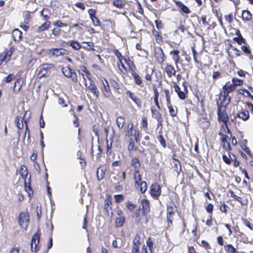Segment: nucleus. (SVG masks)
<instances>
[{"instance_id": "obj_8", "label": "nucleus", "mask_w": 253, "mask_h": 253, "mask_svg": "<svg viewBox=\"0 0 253 253\" xmlns=\"http://www.w3.org/2000/svg\"><path fill=\"white\" fill-rule=\"evenodd\" d=\"M154 55L157 61L159 63L161 64L164 61L165 55L161 47L155 48Z\"/></svg>"}, {"instance_id": "obj_60", "label": "nucleus", "mask_w": 253, "mask_h": 253, "mask_svg": "<svg viewBox=\"0 0 253 253\" xmlns=\"http://www.w3.org/2000/svg\"><path fill=\"white\" fill-rule=\"evenodd\" d=\"M54 67L53 64H44L42 66V68H43L45 70L48 71V69H51Z\"/></svg>"}, {"instance_id": "obj_6", "label": "nucleus", "mask_w": 253, "mask_h": 253, "mask_svg": "<svg viewBox=\"0 0 253 253\" xmlns=\"http://www.w3.org/2000/svg\"><path fill=\"white\" fill-rule=\"evenodd\" d=\"M66 50L63 48H52L47 50V53L54 56L58 57L66 54Z\"/></svg>"}, {"instance_id": "obj_58", "label": "nucleus", "mask_w": 253, "mask_h": 253, "mask_svg": "<svg viewBox=\"0 0 253 253\" xmlns=\"http://www.w3.org/2000/svg\"><path fill=\"white\" fill-rule=\"evenodd\" d=\"M115 199L117 203H119L124 200V196L122 195H116L115 196Z\"/></svg>"}, {"instance_id": "obj_52", "label": "nucleus", "mask_w": 253, "mask_h": 253, "mask_svg": "<svg viewBox=\"0 0 253 253\" xmlns=\"http://www.w3.org/2000/svg\"><path fill=\"white\" fill-rule=\"evenodd\" d=\"M94 43L92 42H86V45L84 46V48L87 50H94Z\"/></svg>"}, {"instance_id": "obj_38", "label": "nucleus", "mask_w": 253, "mask_h": 253, "mask_svg": "<svg viewBox=\"0 0 253 253\" xmlns=\"http://www.w3.org/2000/svg\"><path fill=\"white\" fill-rule=\"evenodd\" d=\"M140 191L141 193H144L147 189V184L145 181H142L140 184Z\"/></svg>"}, {"instance_id": "obj_3", "label": "nucleus", "mask_w": 253, "mask_h": 253, "mask_svg": "<svg viewBox=\"0 0 253 253\" xmlns=\"http://www.w3.org/2000/svg\"><path fill=\"white\" fill-rule=\"evenodd\" d=\"M29 222V216L27 212H21L18 217V222L20 226L26 229H27Z\"/></svg>"}, {"instance_id": "obj_57", "label": "nucleus", "mask_w": 253, "mask_h": 253, "mask_svg": "<svg viewBox=\"0 0 253 253\" xmlns=\"http://www.w3.org/2000/svg\"><path fill=\"white\" fill-rule=\"evenodd\" d=\"M225 20L229 23H231L233 19V15L232 13H230L227 15L225 16Z\"/></svg>"}, {"instance_id": "obj_5", "label": "nucleus", "mask_w": 253, "mask_h": 253, "mask_svg": "<svg viewBox=\"0 0 253 253\" xmlns=\"http://www.w3.org/2000/svg\"><path fill=\"white\" fill-rule=\"evenodd\" d=\"M40 242V235L38 232L35 233L32 238L31 248L32 252H37L38 251V245Z\"/></svg>"}, {"instance_id": "obj_63", "label": "nucleus", "mask_w": 253, "mask_h": 253, "mask_svg": "<svg viewBox=\"0 0 253 253\" xmlns=\"http://www.w3.org/2000/svg\"><path fill=\"white\" fill-rule=\"evenodd\" d=\"M227 206L224 204H222L219 207V209L221 212H226Z\"/></svg>"}, {"instance_id": "obj_34", "label": "nucleus", "mask_w": 253, "mask_h": 253, "mask_svg": "<svg viewBox=\"0 0 253 253\" xmlns=\"http://www.w3.org/2000/svg\"><path fill=\"white\" fill-rule=\"evenodd\" d=\"M225 249L227 253H237L236 249L231 244L225 246Z\"/></svg>"}, {"instance_id": "obj_42", "label": "nucleus", "mask_w": 253, "mask_h": 253, "mask_svg": "<svg viewBox=\"0 0 253 253\" xmlns=\"http://www.w3.org/2000/svg\"><path fill=\"white\" fill-rule=\"evenodd\" d=\"M140 239H141L139 235H136L135 236L134 239L133 240V246H134V247L138 246L139 247V245L141 244Z\"/></svg>"}, {"instance_id": "obj_4", "label": "nucleus", "mask_w": 253, "mask_h": 253, "mask_svg": "<svg viewBox=\"0 0 253 253\" xmlns=\"http://www.w3.org/2000/svg\"><path fill=\"white\" fill-rule=\"evenodd\" d=\"M100 80L103 85L101 89L104 95L107 98H110L112 96V93L108 81L104 78L101 79Z\"/></svg>"}, {"instance_id": "obj_62", "label": "nucleus", "mask_w": 253, "mask_h": 253, "mask_svg": "<svg viewBox=\"0 0 253 253\" xmlns=\"http://www.w3.org/2000/svg\"><path fill=\"white\" fill-rule=\"evenodd\" d=\"M244 40L243 38L241 36L240 37H235L234 41L236 42L238 44H241Z\"/></svg>"}, {"instance_id": "obj_55", "label": "nucleus", "mask_w": 253, "mask_h": 253, "mask_svg": "<svg viewBox=\"0 0 253 253\" xmlns=\"http://www.w3.org/2000/svg\"><path fill=\"white\" fill-rule=\"evenodd\" d=\"M20 27L24 30L27 31L29 28V23L27 21H24L21 24Z\"/></svg>"}, {"instance_id": "obj_51", "label": "nucleus", "mask_w": 253, "mask_h": 253, "mask_svg": "<svg viewBox=\"0 0 253 253\" xmlns=\"http://www.w3.org/2000/svg\"><path fill=\"white\" fill-rule=\"evenodd\" d=\"M113 4L114 5L119 8L122 7L124 5V4L122 2V1L121 0H115L113 1Z\"/></svg>"}, {"instance_id": "obj_11", "label": "nucleus", "mask_w": 253, "mask_h": 253, "mask_svg": "<svg viewBox=\"0 0 253 253\" xmlns=\"http://www.w3.org/2000/svg\"><path fill=\"white\" fill-rule=\"evenodd\" d=\"M127 95L131 98V99L137 105L138 107H140L141 106V100L138 98L133 93L130 91H127L126 92Z\"/></svg>"}, {"instance_id": "obj_10", "label": "nucleus", "mask_w": 253, "mask_h": 253, "mask_svg": "<svg viewBox=\"0 0 253 253\" xmlns=\"http://www.w3.org/2000/svg\"><path fill=\"white\" fill-rule=\"evenodd\" d=\"M12 53V48H11L9 51L7 50L4 51L0 55V60H1L2 62H8L10 58Z\"/></svg>"}, {"instance_id": "obj_33", "label": "nucleus", "mask_w": 253, "mask_h": 253, "mask_svg": "<svg viewBox=\"0 0 253 253\" xmlns=\"http://www.w3.org/2000/svg\"><path fill=\"white\" fill-rule=\"evenodd\" d=\"M62 71L65 76L70 77L73 71L69 67H64L63 68Z\"/></svg>"}, {"instance_id": "obj_61", "label": "nucleus", "mask_w": 253, "mask_h": 253, "mask_svg": "<svg viewBox=\"0 0 253 253\" xmlns=\"http://www.w3.org/2000/svg\"><path fill=\"white\" fill-rule=\"evenodd\" d=\"M134 146H135V144H134V142L132 140H129V145L128 146V149L129 151H133L134 148Z\"/></svg>"}, {"instance_id": "obj_37", "label": "nucleus", "mask_w": 253, "mask_h": 253, "mask_svg": "<svg viewBox=\"0 0 253 253\" xmlns=\"http://www.w3.org/2000/svg\"><path fill=\"white\" fill-rule=\"evenodd\" d=\"M113 52L119 59V63H121V61L123 59L124 60V59L126 58L122 55V54L117 49H114L113 50Z\"/></svg>"}, {"instance_id": "obj_21", "label": "nucleus", "mask_w": 253, "mask_h": 253, "mask_svg": "<svg viewBox=\"0 0 253 253\" xmlns=\"http://www.w3.org/2000/svg\"><path fill=\"white\" fill-rule=\"evenodd\" d=\"M236 88L235 85L234 84H229L228 85L227 84L224 85L223 87V93L228 94L229 93L235 90Z\"/></svg>"}, {"instance_id": "obj_44", "label": "nucleus", "mask_w": 253, "mask_h": 253, "mask_svg": "<svg viewBox=\"0 0 253 253\" xmlns=\"http://www.w3.org/2000/svg\"><path fill=\"white\" fill-rule=\"evenodd\" d=\"M147 246L149 248V251L151 253H152L153 249V242L151 240V238H149L146 242Z\"/></svg>"}, {"instance_id": "obj_35", "label": "nucleus", "mask_w": 253, "mask_h": 253, "mask_svg": "<svg viewBox=\"0 0 253 253\" xmlns=\"http://www.w3.org/2000/svg\"><path fill=\"white\" fill-rule=\"evenodd\" d=\"M183 86H184L183 90V91L180 90V92L177 93L178 97L181 99H184L185 98V97H186L185 94L187 92L186 86H185L184 83H183Z\"/></svg>"}, {"instance_id": "obj_23", "label": "nucleus", "mask_w": 253, "mask_h": 253, "mask_svg": "<svg viewBox=\"0 0 253 253\" xmlns=\"http://www.w3.org/2000/svg\"><path fill=\"white\" fill-rule=\"evenodd\" d=\"M50 25V21H45L43 24H42L41 26H39L37 29L36 31L38 32H41L44 31L48 29Z\"/></svg>"}, {"instance_id": "obj_18", "label": "nucleus", "mask_w": 253, "mask_h": 253, "mask_svg": "<svg viewBox=\"0 0 253 253\" xmlns=\"http://www.w3.org/2000/svg\"><path fill=\"white\" fill-rule=\"evenodd\" d=\"M179 51L178 50H174L173 51H171L170 52V54L172 55V58L174 60L175 62V65L177 66V64L179 61Z\"/></svg>"}, {"instance_id": "obj_9", "label": "nucleus", "mask_w": 253, "mask_h": 253, "mask_svg": "<svg viewBox=\"0 0 253 253\" xmlns=\"http://www.w3.org/2000/svg\"><path fill=\"white\" fill-rule=\"evenodd\" d=\"M175 207L174 206H168L167 208V221L169 223H172L173 219V216L175 213Z\"/></svg>"}, {"instance_id": "obj_45", "label": "nucleus", "mask_w": 253, "mask_h": 253, "mask_svg": "<svg viewBox=\"0 0 253 253\" xmlns=\"http://www.w3.org/2000/svg\"><path fill=\"white\" fill-rule=\"evenodd\" d=\"M229 192L230 194V196L231 197L233 198L234 199H235L236 200H237L240 203L243 204V203L242 202V198L240 197H239V196H237L236 195H235L234 194V193L233 192V191H232L231 190L229 191Z\"/></svg>"}, {"instance_id": "obj_26", "label": "nucleus", "mask_w": 253, "mask_h": 253, "mask_svg": "<svg viewBox=\"0 0 253 253\" xmlns=\"http://www.w3.org/2000/svg\"><path fill=\"white\" fill-rule=\"evenodd\" d=\"M126 122L125 118L123 116H120L117 118L116 123L118 127L119 128H122L124 126Z\"/></svg>"}, {"instance_id": "obj_22", "label": "nucleus", "mask_w": 253, "mask_h": 253, "mask_svg": "<svg viewBox=\"0 0 253 253\" xmlns=\"http://www.w3.org/2000/svg\"><path fill=\"white\" fill-rule=\"evenodd\" d=\"M133 179L135 181V186L138 187L139 186V183L141 182V174L139 171H134Z\"/></svg>"}, {"instance_id": "obj_48", "label": "nucleus", "mask_w": 253, "mask_h": 253, "mask_svg": "<svg viewBox=\"0 0 253 253\" xmlns=\"http://www.w3.org/2000/svg\"><path fill=\"white\" fill-rule=\"evenodd\" d=\"M110 83L112 87L117 89L118 90L120 89V85L119 84L114 80H110Z\"/></svg>"}, {"instance_id": "obj_7", "label": "nucleus", "mask_w": 253, "mask_h": 253, "mask_svg": "<svg viewBox=\"0 0 253 253\" xmlns=\"http://www.w3.org/2000/svg\"><path fill=\"white\" fill-rule=\"evenodd\" d=\"M161 193V189L160 185L155 183L151 185L150 189V194L153 198L158 197Z\"/></svg>"}, {"instance_id": "obj_12", "label": "nucleus", "mask_w": 253, "mask_h": 253, "mask_svg": "<svg viewBox=\"0 0 253 253\" xmlns=\"http://www.w3.org/2000/svg\"><path fill=\"white\" fill-rule=\"evenodd\" d=\"M141 205L142 207V212L144 214L148 213L150 210V203L148 200L143 199L141 201Z\"/></svg>"}, {"instance_id": "obj_16", "label": "nucleus", "mask_w": 253, "mask_h": 253, "mask_svg": "<svg viewBox=\"0 0 253 253\" xmlns=\"http://www.w3.org/2000/svg\"><path fill=\"white\" fill-rule=\"evenodd\" d=\"M87 88L92 92L97 98L98 97L99 94V91H98L97 87L92 81H90V84L87 86Z\"/></svg>"}, {"instance_id": "obj_30", "label": "nucleus", "mask_w": 253, "mask_h": 253, "mask_svg": "<svg viewBox=\"0 0 253 253\" xmlns=\"http://www.w3.org/2000/svg\"><path fill=\"white\" fill-rule=\"evenodd\" d=\"M15 123L18 129H21L23 127L22 120L20 116L16 117L15 119Z\"/></svg>"}, {"instance_id": "obj_31", "label": "nucleus", "mask_w": 253, "mask_h": 253, "mask_svg": "<svg viewBox=\"0 0 253 253\" xmlns=\"http://www.w3.org/2000/svg\"><path fill=\"white\" fill-rule=\"evenodd\" d=\"M112 131L110 134H109V131L110 129V127L108 126L105 128V133H106V136L107 138L108 137L110 140H113V138L115 136V131L113 129V128H111Z\"/></svg>"}, {"instance_id": "obj_15", "label": "nucleus", "mask_w": 253, "mask_h": 253, "mask_svg": "<svg viewBox=\"0 0 253 253\" xmlns=\"http://www.w3.org/2000/svg\"><path fill=\"white\" fill-rule=\"evenodd\" d=\"M106 169L102 167H99L96 171L97 179L99 181L103 179L105 174Z\"/></svg>"}, {"instance_id": "obj_41", "label": "nucleus", "mask_w": 253, "mask_h": 253, "mask_svg": "<svg viewBox=\"0 0 253 253\" xmlns=\"http://www.w3.org/2000/svg\"><path fill=\"white\" fill-rule=\"evenodd\" d=\"M232 83L236 87L237 85H241L243 84V81L236 78L232 79Z\"/></svg>"}, {"instance_id": "obj_29", "label": "nucleus", "mask_w": 253, "mask_h": 253, "mask_svg": "<svg viewBox=\"0 0 253 253\" xmlns=\"http://www.w3.org/2000/svg\"><path fill=\"white\" fill-rule=\"evenodd\" d=\"M238 117L244 121H246L249 118V113L246 110L243 111L238 114Z\"/></svg>"}, {"instance_id": "obj_20", "label": "nucleus", "mask_w": 253, "mask_h": 253, "mask_svg": "<svg viewBox=\"0 0 253 253\" xmlns=\"http://www.w3.org/2000/svg\"><path fill=\"white\" fill-rule=\"evenodd\" d=\"M13 38L15 41H19L21 39L22 32L18 29H15L12 33Z\"/></svg>"}, {"instance_id": "obj_19", "label": "nucleus", "mask_w": 253, "mask_h": 253, "mask_svg": "<svg viewBox=\"0 0 253 253\" xmlns=\"http://www.w3.org/2000/svg\"><path fill=\"white\" fill-rule=\"evenodd\" d=\"M151 112L153 117L157 119L158 123H161L162 121V118L159 111L157 109L151 108Z\"/></svg>"}, {"instance_id": "obj_25", "label": "nucleus", "mask_w": 253, "mask_h": 253, "mask_svg": "<svg viewBox=\"0 0 253 253\" xmlns=\"http://www.w3.org/2000/svg\"><path fill=\"white\" fill-rule=\"evenodd\" d=\"M37 71H38L37 76L40 78H42L43 77H45L46 75L49 74L48 71L45 70L42 67H39Z\"/></svg>"}, {"instance_id": "obj_2", "label": "nucleus", "mask_w": 253, "mask_h": 253, "mask_svg": "<svg viewBox=\"0 0 253 253\" xmlns=\"http://www.w3.org/2000/svg\"><path fill=\"white\" fill-rule=\"evenodd\" d=\"M230 102V97L229 94L221 92L219 96V100L217 101L218 108L221 107L226 108Z\"/></svg>"}, {"instance_id": "obj_53", "label": "nucleus", "mask_w": 253, "mask_h": 253, "mask_svg": "<svg viewBox=\"0 0 253 253\" xmlns=\"http://www.w3.org/2000/svg\"><path fill=\"white\" fill-rule=\"evenodd\" d=\"M168 107L170 115L173 117L175 116L177 114V111L175 110L171 105L169 106Z\"/></svg>"}, {"instance_id": "obj_1", "label": "nucleus", "mask_w": 253, "mask_h": 253, "mask_svg": "<svg viewBox=\"0 0 253 253\" xmlns=\"http://www.w3.org/2000/svg\"><path fill=\"white\" fill-rule=\"evenodd\" d=\"M217 115L218 120L219 121H221L223 123V125L221 126L222 128L224 129H226L227 132L228 133H230V130L228 128L227 124L228 121V117L226 112V108H224L222 107L218 108Z\"/></svg>"}, {"instance_id": "obj_49", "label": "nucleus", "mask_w": 253, "mask_h": 253, "mask_svg": "<svg viewBox=\"0 0 253 253\" xmlns=\"http://www.w3.org/2000/svg\"><path fill=\"white\" fill-rule=\"evenodd\" d=\"M53 25L58 27H66L67 25L66 24L61 22V21L58 20L53 23Z\"/></svg>"}, {"instance_id": "obj_32", "label": "nucleus", "mask_w": 253, "mask_h": 253, "mask_svg": "<svg viewBox=\"0 0 253 253\" xmlns=\"http://www.w3.org/2000/svg\"><path fill=\"white\" fill-rule=\"evenodd\" d=\"M125 217L124 216H120L116 219V225L117 227H121L124 224Z\"/></svg>"}, {"instance_id": "obj_39", "label": "nucleus", "mask_w": 253, "mask_h": 253, "mask_svg": "<svg viewBox=\"0 0 253 253\" xmlns=\"http://www.w3.org/2000/svg\"><path fill=\"white\" fill-rule=\"evenodd\" d=\"M112 205V199L111 197H108L105 200L104 207L108 211V209Z\"/></svg>"}, {"instance_id": "obj_50", "label": "nucleus", "mask_w": 253, "mask_h": 253, "mask_svg": "<svg viewBox=\"0 0 253 253\" xmlns=\"http://www.w3.org/2000/svg\"><path fill=\"white\" fill-rule=\"evenodd\" d=\"M21 175L23 179H24L25 181V188H27V186L26 185V179L27 177L28 176V171L27 169H24L22 172L21 173Z\"/></svg>"}, {"instance_id": "obj_56", "label": "nucleus", "mask_w": 253, "mask_h": 253, "mask_svg": "<svg viewBox=\"0 0 253 253\" xmlns=\"http://www.w3.org/2000/svg\"><path fill=\"white\" fill-rule=\"evenodd\" d=\"M157 138L158 140L159 141L160 144L162 145V146L164 147H166V143L163 136L162 135H160L157 137Z\"/></svg>"}, {"instance_id": "obj_14", "label": "nucleus", "mask_w": 253, "mask_h": 253, "mask_svg": "<svg viewBox=\"0 0 253 253\" xmlns=\"http://www.w3.org/2000/svg\"><path fill=\"white\" fill-rule=\"evenodd\" d=\"M165 71L169 78H171L172 76H174L176 74V71L171 65L167 64L165 67Z\"/></svg>"}, {"instance_id": "obj_27", "label": "nucleus", "mask_w": 253, "mask_h": 253, "mask_svg": "<svg viewBox=\"0 0 253 253\" xmlns=\"http://www.w3.org/2000/svg\"><path fill=\"white\" fill-rule=\"evenodd\" d=\"M252 14L249 10H245L242 12V19L245 21H250L252 19Z\"/></svg>"}, {"instance_id": "obj_64", "label": "nucleus", "mask_w": 253, "mask_h": 253, "mask_svg": "<svg viewBox=\"0 0 253 253\" xmlns=\"http://www.w3.org/2000/svg\"><path fill=\"white\" fill-rule=\"evenodd\" d=\"M94 26H97L100 25V20L96 17L92 20Z\"/></svg>"}, {"instance_id": "obj_17", "label": "nucleus", "mask_w": 253, "mask_h": 253, "mask_svg": "<svg viewBox=\"0 0 253 253\" xmlns=\"http://www.w3.org/2000/svg\"><path fill=\"white\" fill-rule=\"evenodd\" d=\"M131 165L134 168V171H139L140 162L137 158L134 157L132 159Z\"/></svg>"}, {"instance_id": "obj_43", "label": "nucleus", "mask_w": 253, "mask_h": 253, "mask_svg": "<svg viewBox=\"0 0 253 253\" xmlns=\"http://www.w3.org/2000/svg\"><path fill=\"white\" fill-rule=\"evenodd\" d=\"M117 65L121 72L123 74H125L126 70L125 65L122 62V60L121 61V63H119V61L117 62Z\"/></svg>"}, {"instance_id": "obj_47", "label": "nucleus", "mask_w": 253, "mask_h": 253, "mask_svg": "<svg viewBox=\"0 0 253 253\" xmlns=\"http://www.w3.org/2000/svg\"><path fill=\"white\" fill-rule=\"evenodd\" d=\"M147 121L146 117L143 116L141 119V126L145 130L147 129Z\"/></svg>"}, {"instance_id": "obj_13", "label": "nucleus", "mask_w": 253, "mask_h": 253, "mask_svg": "<svg viewBox=\"0 0 253 253\" xmlns=\"http://www.w3.org/2000/svg\"><path fill=\"white\" fill-rule=\"evenodd\" d=\"M230 46L231 48L227 50L228 54L232 57L239 56L240 55V51L231 45Z\"/></svg>"}, {"instance_id": "obj_46", "label": "nucleus", "mask_w": 253, "mask_h": 253, "mask_svg": "<svg viewBox=\"0 0 253 253\" xmlns=\"http://www.w3.org/2000/svg\"><path fill=\"white\" fill-rule=\"evenodd\" d=\"M134 137L136 142H138L140 141L141 138V135L138 129L135 130Z\"/></svg>"}, {"instance_id": "obj_24", "label": "nucleus", "mask_w": 253, "mask_h": 253, "mask_svg": "<svg viewBox=\"0 0 253 253\" xmlns=\"http://www.w3.org/2000/svg\"><path fill=\"white\" fill-rule=\"evenodd\" d=\"M176 4L185 13L188 14L190 12L189 8L185 5L182 2L178 1L176 2Z\"/></svg>"}, {"instance_id": "obj_36", "label": "nucleus", "mask_w": 253, "mask_h": 253, "mask_svg": "<svg viewBox=\"0 0 253 253\" xmlns=\"http://www.w3.org/2000/svg\"><path fill=\"white\" fill-rule=\"evenodd\" d=\"M21 81V79H18L15 82L13 87V89L14 91L19 92L21 89V88L22 87Z\"/></svg>"}, {"instance_id": "obj_59", "label": "nucleus", "mask_w": 253, "mask_h": 253, "mask_svg": "<svg viewBox=\"0 0 253 253\" xmlns=\"http://www.w3.org/2000/svg\"><path fill=\"white\" fill-rule=\"evenodd\" d=\"M222 159H223V161L225 162V163H226L227 164H231V161L230 156H229V157H228L225 155H223L222 156Z\"/></svg>"}, {"instance_id": "obj_40", "label": "nucleus", "mask_w": 253, "mask_h": 253, "mask_svg": "<svg viewBox=\"0 0 253 253\" xmlns=\"http://www.w3.org/2000/svg\"><path fill=\"white\" fill-rule=\"evenodd\" d=\"M70 45L76 50H79L81 47L79 42L75 41H72L70 42Z\"/></svg>"}, {"instance_id": "obj_54", "label": "nucleus", "mask_w": 253, "mask_h": 253, "mask_svg": "<svg viewBox=\"0 0 253 253\" xmlns=\"http://www.w3.org/2000/svg\"><path fill=\"white\" fill-rule=\"evenodd\" d=\"M244 224L249 227L251 230H253V226H252L250 222L247 219H242Z\"/></svg>"}, {"instance_id": "obj_28", "label": "nucleus", "mask_w": 253, "mask_h": 253, "mask_svg": "<svg viewBox=\"0 0 253 253\" xmlns=\"http://www.w3.org/2000/svg\"><path fill=\"white\" fill-rule=\"evenodd\" d=\"M134 78L136 84L142 86V80L141 78L136 73H132V75Z\"/></svg>"}]
</instances>
